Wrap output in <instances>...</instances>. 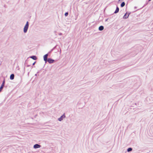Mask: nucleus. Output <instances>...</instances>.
I'll return each mask as SVG.
<instances>
[{"mask_svg": "<svg viewBox=\"0 0 153 153\" xmlns=\"http://www.w3.org/2000/svg\"><path fill=\"white\" fill-rule=\"evenodd\" d=\"M62 34V33H59V35H61Z\"/></svg>", "mask_w": 153, "mask_h": 153, "instance_id": "6ab92c4d", "label": "nucleus"}, {"mask_svg": "<svg viewBox=\"0 0 153 153\" xmlns=\"http://www.w3.org/2000/svg\"><path fill=\"white\" fill-rule=\"evenodd\" d=\"M131 13L130 12H127L123 16V18L126 19L128 18L129 16V15Z\"/></svg>", "mask_w": 153, "mask_h": 153, "instance_id": "f03ea898", "label": "nucleus"}, {"mask_svg": "<svg viewBox=\"0 0 153 153\" xmlns=\"http://www.w3.org/2000/svg\"><path fill=\"white\" fill-rule=\"evenodd\" d=\"M47 62L50 64H51L54 63V60L51 58H48L47 60Z\"/></svg>", "mask_w": 153, "mask_h": 153, "instance_id": "20e7f679", "label": "nucleus"}, {"mask_svg": "<svg viewBox=\"0 0 153 153\" xmlns=\"http://www.w3.org/2000/svg\"><path fill=\"white\" fill-rule=\"evenodd\" d=\"M29 26V22L28 21H27L24 28L23 32L25 33H26L27 32L28 29V28Z\"/></svg>", "mask_w": 153, "mask_h": 153, "instance_id": "f257e3e1", "label": "nucleus"}, {"mask_svg": "<svg viewBox=\"0 0 153 153\" xmlns=\"http://www.w3.org/2000/svg\"><path fill=\"white\" fill-rule=\"evenodd\" d=\"M30 65H27V67H29L30 66Z\"/></svg>", "mask_w": 153, "mask_h": 153, "instance_id": "aec40b11", "label": "nucleus"}, {"mask_svg": "<svg viewBox=\"0 0 153 153\" xmlns=\"http://www.w3.org/2000/svg\"><path fill=\"white\" fill-rule=\"evenodd\" d=\"M149 0V1H151L152 0Z\"/></svg>", "mask_w": 153, "mask_h": 153, "instance_id": "4be33fe9", "label": "nucleus"}, {"mask_svg": "<svg viewBox=\"0 0 153 153\" xmlns=\"http://www.w3.org/2000/svg\"><path fill=\"white\" fill-rule=\"evenodd\" d=\"M125 3L124 2H123L120 4V6L121 7H123L125 5Z\"/></svg>", "mask_w": 153, "mask_h": 153, "instance_id": "f8f14e48", "label": "nucleus"}, {"mask_svg": "<svg viewBox=\"0 0 153 153\" xmlns=\"http://www.w3.org/2000/svg\"><path fill=\"white\" fill-rule=\"evenodd\" d=\"M53 50L52 49L48 53H47L48 54H51V52L53 51Z\"/></svg>", "mask_w": 153, "mask_h": 153, "instance_id": "4468645a", "label": "nucleus"}, {"mask_svg": "<svg viewBox=\"0 0 153 153\" xmlns=\"http://www.w3.org/2000/svg\"><path fill=\"white\" fill-rule=\"evenodd\" d=\"M57 46V45H56L55 47H54L52 49L53 50H54L55 49H56V47Z\"/></svg>", "mask_w": 153, "mask_h": 153, "instance_id": "dca6fc26", "label": "nucleus"}, {"mask_svg": "<svg viewBox=\"0 0 153 153\" xmlns=\"http://www.w3.org/2000/svg\"><path fill=\"white\" fill-rule=\"evenodd\" d=\"M41 146L38 144H36L33 146V148L35 149H36L40 148Z\"/></svg>", "mask_w": 153, "mask_h": 153, "instance_id": "0eeeda50", "label": "nucleus"}, {"mask_svg": "<svg viewBox=\"0 0 153 153\" xmlns=\"http://www.w3.org/2000/svg\"><path fill=\"white\" fill-rule=\"evenodd\" d=\"M48 54L47 53L44 55L43 56L44 60L45 61V63H46L47 62V60L48 59L47 58V57L48 56Z\"/></svg>", "mask_w": 153, "mask_h": 153, "instance_id": "423d86ee", "label": "nucleus"}, {"mask_svg": "<svg viewBox=\"0 0 153 153\" xmlns=\"http://www.w3.org/2000/svg\"><path fill=\"white\" fill-rule=\"evenodd\" d=\"M5 83V79H4L3 82L2 83L0 87V92L3 89L4 87V86Z\"/></svg>", "mask_w": 153, "mask_h": 153, "instance_id": "7ed1b4c3", "label": "nucleus"}, {"mask_svg": "<svg viewBox=\"0 0 153 153\" xmlns=\"http://www.w3.org/2000/svg\"><path fill=\"white\" fill-rule=\"evenodd\" d=\"M134 8H136V7H134Z\"/></svg>", "mask_w": 153, "mask_h": 153, "instance_id": "5701e85b", "label": "nucleus"}, {"mask_svg": "<svg viewBox=\"0 0 153 153\" xmlns=\"http://www.w3.org/2000/svg\"><path fill=\"white\" fill-rule=\"evenodd\" d=\"M14 74H13L10 75V79L11 80H13L14 79Z\"/></svg>", "mask_w": 153, "mask_h": 153, "instance_id": "9d476101", "label": "nucleus"}, {"mask_svg": "<svg viewBox=\"0 0 153 153\" xmlns=\"http://www.w3.org/2000/svg\"><path fill=\"white\" fill-rule=\"evenodd\" d=\"M65 117V114H63L58 119V120L59 121H61Z\"/></svg>", "mask_w": 153, "mask_h": 153, "instance_id": "39448f33", "label": "nucleus"}, {"mask_svg": "<svg viewBox=\"0 0 153 153\" xmlns=\"http://www.w3.org/2000/svg\"><path fill=\"white\" fill-rule=\"evenodd\" d=\"M119 7L117 6L116 9L115 10V11L114 12V13L116 14V13H118L119 11Z\"/></svg>", "mask_w": 153, "mask_h": 153, "instance_id": "1a4fd4ad", "label": "nucleus"}, {"mask_svg": "<svg viewBox=\"0 0 153 153\" xmlns=\"http://www.w3.org/2000/svg\"><path fill=\"white\" fill-rule=\"evenodd\" d=\"M36 61H35L34 63H33L32 64V65H34L36 63Z\"/></svg>", "mask_w": 153, "mask_h": 153, "instance_id": "f3484780", "label": "nucleus"}, {"mask_svg": "<svg viewBox=\"0 0 153 153\" xmlns=\"http://www.w3.org/2000/svg\"><path fill=\"white\" fill-rule=\"evenodd\" d=\"M68 12H66L65 14V16H67L68 15Z\"/></svg>", "mask_w": 153, "mask_h": 153, "instance_id": "2eb2a0df", "label": "nucleus"}, {"mask_svg": "<svg viewBox=\"0 0 153 153\" xmlns=\"http://www.w3.org/2000/svg\"><path fill=\"white\" fill-rule=\"evenodd\" d=\"M30 58L34 60H36L37 59V57L36 56L34 55L30 56Z\"/></svg>", "mask_w": 153, "mask_h": 153, "instance_id": "6e6552de", "label": "nucleus"}, {"mask_svg": "<svg viewBox=\"0 0 153 153\" xmlns=\"http://www.w3.org/2000/svg\"><path fill=\"white\" fill-rule=\"evenodd\" d=\"M107 20H108V19H106L105 21H106Z\"/></svg>", "mask_w": 153, "mask_h": 153, "instance_id": "412c9836", "label": "nucleus"}, {"mask_svg": "<svg viewBox=\"0 0 153 153\" xmlns=\"http://www.w3.org/2000/svg\"><path fill=\"white\" fill-rule=\"evenodd\" d=\"M39 73V72H37V73L35 74V76H38V73Z\"/></svg>", "mask_w": 153, "mask_h": 153, "instance_id": "a211bd4d", "label": "nucleus"}, {"mask_svg": "<svg viewBox=\"0 0 153 153\" xmlns=\"http://www.w3.org/2000/svg\"><path fill=\"white\" fill-rule=\"evenodd\" d=\"M104 27L103 26L101 25L98 28V30L100 31H102L104 29Z\"/></svg>", "mask_w": 153, "mask_h": 153, "instance_id": "9b49d317", "label": "nucleus"}, {"mask_svg": "<svg viewBox=\"0 0 153 153\" xmlns=\"http://www.w3.org/2000/svg\"><path fill=\"white\" fill-rule=\"evenodd\" d=\"M132 149L131 148L129 147V148H128L127 149V151L128 152H131V151H132Z\"/></svg>", "mask_w": 153, "mask_h": 153, "instance_id": "ddd939ff", "label": "nucleus"}]
</instances>
